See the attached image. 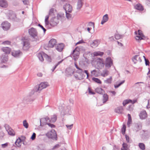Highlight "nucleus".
<instances>
[{
  "instance_id": "43",
  "label": "nucleus",
  "mask_w": 150,
  "mask_h": 150,
  "mask_svg": "<svg viewBox=\"0 0 150 150\" xmlns=\"http://www.w3.org/2000/svg\"><path fill=\"white\" fill-rule=\"evenodd\" d=\"M144 104H147L146 105V108H150V99H149L147 100H146L144 102Z\"/></svg>"
},
{
  "instance_id": "20",
  "label": "nucleus",
  "mask_w": 150,
  "mask_h": 150,
  "mask_svg": "<svg viewBox=\"0 0 150 150\" xmlns=\"http://www.w3.org/2000/svg\"><path fill=\"white\" fill-rule=\"evenodd\" d=\"M100 41L99 40H94L91 44V46L93 48H95L97 47L100 44Z\"/></svg>"
},
{
  "instance_id": "32",
  "label": "nucleus",
  "mask_w": 150,
  "mask_h": 150,
  "mask_svg": "<svg viewBox=\"0 0 150 150\" xmlns=\"http://www.w3.org/2000/svg\"><path fill=\"white\" fill-rule=\"evenodd\" d=\"M66 17L68 21H71L73 18L72 15L68 12H66Z\"/></svg>"
},
{
  "instance_id": "9",
  "label": "nucleus",
  "mask_w": 150,
  "mask_h": 150,
  "mask_svg": "<svg viewBox=\"0 0 150 150\" xmlns=\"http://www.w3.org/2000/svg\"><path fill=\"white\" fill-rule=\"evenodd\" d=\"M59 22V21L56 17L52 18L49 23L47 21V26L49 25L52 26H54L56 25Z\"/></svg>"
},
{
  "instance_id": "64",
  "label": "nucleus",
  "mask_w": 150,
  "mask_h": 150,
  "mask_svg": "<svg viewBox=\"0 0 150 150\" xmlns=\"http://www.w3.org/2000/svg\"><path fill=\"white\" fill-rule=\"evenodd\" d=\"M47 61L49 62H50L52 61V59L51 57L47 55Z\"/></svg>"
},
{
  "instance_id": "55",
  "label": "nucleus",
  "mask_w": 150,
  "mask_h": 150,
  "mask_svg": "<svg viewBox=\"0 0 150 150\" xmlns=\"http://www.w3.org/2000/svg\"><path fill=\"white\" fill-rule=\"evenodd\" d=\"M88 26L92 27L93 28H94V24L92 22H90L88 23Z\"/></svg>"
},
{
  "instance_id": "51",
  "label": "nucleus",
  "mask_w": 150,
  "mask_h": 150,
  "mask_svg": "<svg viewBox=\"0 0 150 150\" xmlns=\"http://www.w3.org/2000/svg\"><path fill=\"white\" fill-rule=\"evenodd\" d=\"M125 82V80H123L120 83L118 84L117 85H115L114 86L115 87V88H118L119 86H120V85L123 83Z\"/></svg>"
},
{
  "instance_id": "48",
  "label": "nucleus",
  "mask_w": 150,
  "mask_h": 150,
  "mask_svg": "<svg viewBox=\"0 0 150 150\" xmlns=\"http://www.w3.org/2000/svg\"><path fill=\"white\" fill-rule=\"evenodd\" d=\"M132 102V100L130 99H127L124 100L123 102V105L124 106H125L126 105Z\"/></svg>"
},
{
  "instance_id": "44",
  "label": "nucleus",
  "mask_w": 150,
  "mask_h": 150,
  "mask_svg": "<svg viewBox=\"0 0 150 150\" xmlns=\"http://www.w3.org/2000/svg\"><path fill=\"white\" fill-rule=\"evenodd\" d=\"M92 80L95 82L99 84H101L102 83L101 81L95 77L92 78Z\"/></svg>"
},
{
  "instance_id": "14",
  "label": "nucleus",
  "mask_w": 150,
  "mask_h": 150,
  "mask_svg": "<svg viewBox=\"0 0 150 150\" xmlns=\"http://www.w3.org/2000/svg\"><path fill=\"white\" fill-rule=\"evenodd\" d=\"M2 28L4 30H8L10 27V24L7 21H4L1 24Z\"/></svg>"
},
{
  "instance_id": "56",
  "label": "nucleus",
  "mask_w": 150,
  "mask_h": 150,
  "mask_svg": "<svg viewBox=\"0 0 150 150\" xmlns=\"http://www.w3.org/2000/svg\"><path fill=\"white\" fill-rule=\"evenodd\" d=\"M47 125L49 127L51 128H53L55 127V125L53 124H51L50 123H47Z\"/></svg>"
},
{
  "instance_id": "59",
  "label": "nucleus",
  "mask_w": 150,
  "mask_h": 150,
  "mask_svg": "<svg viewBox=\"0 0 150 150\" xmlns=\"http://www.w3.org/2000/svg\"><path fill=\"white\" fill-rule=\"evenodd\" d=\"M66 126L68 129H71L73 127V124H71L70 125H66Z\"/></svg>"
},
{
  "instance_id": "50",
  "label": "nucleus",
  "mask_w": 150,
  "mask_h": 150,
  "mask_svg": "<svg viewBox=\"0 0 150 150\" xmlns=\"http://www.w3.org/2000/svg\"><path fill=\"white\" fill-rule=\"evenodd\" d=\"M126 126L125 125H123L122 128V132L123 134H125V132L126 130Z\"/></svg>"
},
{
  "instance_id": "18",
  "label": "nucleus",
  "mask_w": 150,
  "mask_h": 150,
  "mask_svg": "<svg viewBox=\"0 0 150 150\" xmlns=\"http://www.w3.org/2000/svg\"><path fill=\"white\" fill-rule=\"evenodd\" d=\"M132 60L134 64L138 62H142L141 57L139 55H136L132 58Z\"/></svg>"
},
{
  "instance_id": "62",
  "label": "nucleus",
  "mask_w": 150,
  "mask_h": 150,
  "mask_svg": "<svg viewBox=\"0 0 150 150\" xmlns=\"http://www.w3.org/2000/svg\"><path fill=\"white\" fill-rule=\"evenodd\" d=\"M96 72V71L95 70H93L91 71V74L93 75H95Z\"/></svg>"
},
{
  "instance_id": "8",
  "label": "nucleus",
  "mask_w": 150,
  "mask_h": 150,
  "mask_svg": "<svg viewBox=\"0 0 150 150\" xmlns=\"http://www.w3.org/2000/svg\"><path fill=\"white\" fill-rule=\"evenodd\" d=\"M22 41L23 50H28L30 47V43L29 40L27 39L23 38Z\"/></svg>"
},
{
  "instance_id": "30",
  "label": "nucleus",
  "mask_w": 150,
  "mask_h": 150,
  "mask_svg": "<svg viewBox=\"0 0 150 150\" xmlns=\"http://www.w3.org/2000/svg\"><path fill=\"white\" fill-rule=\"evenodd\" d=\"M109 71L106 69H104L103 70L101 74V75L103 77H106L108 76L109 74Z\"/></svg>"
},
{
  "instance_id": "17",
  "label": "nucleus",
  "mask_w": 150,
  "mask_h": 150,
  "mask_svg": "<svg viewBox=\"0 0 150 150\" xmlns=\"http://www.w3.org/2000/svg\"><path fill=\"white\" fill-rule=\"evenodd\" d=\"M64 47V44L60 43L56 45L55 46V49L58 52H61L63 50Z\"/></svg>"
},
{
  "instance_id": "36",
  "label": "nucleus",
  "mask_w": 150,
  "mask_h": 150,
  "mask_svg": "<svg viewBox=\"0 0 150 150\" xmlns=\"http://www.w3.org/2000/svg\"><path fill=\"white\" fill-rule=\"evenodd\" d=\"M103 54V52L100 51L95 52L93 53V54L94 56H101Z\"/></svg>"
},
{
  "instance_id": "31",
  "label": "nucleus",
  "mask_w": 150,
  "mask_h": 150,
  "mask_svg": "<svg viewBox=\"0 0 150 150\" xmlns=\"http://www.w3.org/2000/svg\"><path fill=\"white\" fill-rule=\"evenodd\" d=\"M83 5V2H82L78 0L77 4L76 9L77 10H79L82 8Z\"/></svg>"
},
{
  "instance_id": "1",
  "label": "nucleus",
  "mask_w": 150,
  "mask_h": 150,
  "mask_svg": "<svg viewBox=\"0 0 150 150\" xmlns=\"http://www.w3.org/2000/svg\"><path fill=\"white\" fill-rule=\"evenodd\" d=\"M35 92H36L35 89V87L29 93L28 96H25L23 99V102L25 103H31L35 99V98L32 97Z\"/></svg>"
},
{
  "instance_id": "37",
  "label": "nucleus",
  "mask_w": 150,
  "mask_h": 150,
  "mask_svg": "<svg viewBox=\"0 0 150 150\" xmlns=\"http://www.w3.org/2000/svg\"><path fill=\"white\" fill-rule=\"evenodd\" d=\"M1 61L2 62L5 63L8 61V56H5L4 55H2L1 57Z\"/></svg>"
},
{
  "instance_id": "27",
  "label": "nucleus",
  "mask_w": 150,
  "mask_h": 150,
  "mask_svg": "<svg viewBox=\"0 0 150 150\" xmlns=\"http://www.w3.org/2000/svg\"><path fill=\"white\" fill-rule=\"evenodd\" d=\"M108 20V15L107 14H106L103 16L102 20L101 23V24L102 25L104 23L106 22Z\"/></svg>"
},
{
  "instance_id": "5",
  "label": "nucleus",
  "mask_w": 150,
  "mask_h": 150,
  "mask_svg": "<svg viewBox=\"0 0 150 150\" xmlns=\"http://www.w3.org/2000/svg\"><path fill=\"white\" fill-rule=\"evenodd\" d=\"M136 35L135 39L138 41H139L141 40H143L145 38V36L144 35L142 32L139 30L138 31L135 32Z\"/></svg>"
},
{
  "instance_id": "25",
  "label": "nucleus",
  "mask_w": 150,
  "mask_h": 150,
  "mask_svg": "<svg viewBox=\"0 0 150 150\" xmlns=\"http://www.w3.org/2000/svg\"><path fill=\"white\" fill-rule=\"evenodd\" d=\"M1 50L6 54H9L11 50V49L10 48L7 47H3L1 48Z\"/></svg>"
},
{
  "instance_id": "60",
  "label": "nucleus",
  "mask_w": 150,
  "mask_h": 150,
  "mask_svg": "<svg viewBox=\"0 0 150 150\" xmlns=\"http://www.w3.org/2000/svg\"><path fill=\"white\" fill-rule=\"evenodd\" d=\"M38 26H40L41 28H42V29L43 30L44 32V33H45V32L46 31V29L44 27L41 25L40 24H39L38 25Z\"/></svg>"
},
{
  "instance_id": "7",
  "label": "nucleus",
  "mask_w": 150,
  "mask_h": 150,
  "mask_svg": "<svg viewBox=\"0 0 150 150\" xmlns=\"http://www.w3.org/2000/svg\"><path fill=\"white\" fill-rule=\"evenodd\" d=\"M76 72L79 74V75L76 74L74 75L75 78L76 79L81 80L84 79V77L83 76V73L84 72V70L82 69L81 70H76Z\"/></svg>"
},
{
  "instance_id": "21",
  "label": "nucleus",
  "mask_w": 150,
  "mask_h": 150,
  "mask_svg": "<svg viewBox=\"0 0 150 150\" xmlns=\"http://www.w3.org/2000/svg\"><path fill=\"white\" fill-rule=\"evenodd\" d=\"M139 115L140 118L142 119H144L147 117V114L145 110L141 112Z\"/></svg>"
},
{
  "instance_id": "52",
  "label": "nucleus",
  "mask_w": 150,
  "mask_h": 150,
  "mask_svg": "<svg viewBox=\"0 0 150 150\" xmlns=\"http://www.w3.org/2000/svg\"><path fill=\"white\" fill-rule=\"evenodd\" d=\"M74 65L77 69L76 70H81L82 69L77 65V63L76 62H74Z\"/></svg>"
},
{
  "instance_id": "39",
  "label": "nucleus",
  "mask_w": 150,
  "mask_h": 150,
  "mask_svg": "<svg viewBox=\"0 0 150 150\" xmlns=\"http://www.w3.org/2000/svg\"><path fill=\"white\" fill-rule=\"evenodd\" d=\"M15 144L17 146L20 147L21 145V139L20 138L17 139L15 142Z\"/></svg>"
},
{
  "instance_id": "11",
  "label": "nucleus",
  "mask_w": 150,
  "mask_h": 150,
  "mask_svg": "<svg viewBox=\"0 0 150 150\" xmlns=\"http://www.w3.org/2000/svg\"><path fill=\"white\" fill-rule=\"evenodd\" d=\"M96 61V65L98 69H101L103 67L104 64L102 59L99 58L97 59Z\"/></svg>"
},
{
  "instance_id": "38",
  "label": "nucleus",
  "mask_w": 150,
  "mask_h": 150,
  "mask_svg": "<svg viewBox=\"0 0 150 150\" xmlns=\"http://www.w3.org/2000/svg\"><path fill=\"white\" fill-rule=\"evenodd\" d=\"M108 99V96L107 94H104L103 96V103H105L107 101Z\"/></svg>"
},
{
  "instance_id": "29",
  "label": "nucleus",
  "mask_w": 150,
  "mask_h": 150,
  "mask_svg": "<svg viewBox=\"0 0 150 150\" xmlns=\"http://www.w3.org/2000/svg\"><path fill=\"white\" fill-rule=\"evenodd\" d=\"M123 109L122 107H120L116 108L115 110V111L116 113L119 114H122L123 112Z\"/></svg>"
},
{
  "instance_id": "40",
  "label": "nucleus",
  "mask_w": 150,
  "mask_h": 150,
  "mask_svg": "<svg viewBox=\"0 0 150 150\" xmlns=\"http://www.w3.org/2000/svg\"><path fill=\"white\" fill-rule=\"evenodd\" d=\"M128 120L127 123V125L128 127L130 126V124H131L132 122V120L131 115L129 114H128Z\"/></svg>"
},
{
  "instance_id": "2",
  "label": "nucleus",
  "mask_w": 150,
  "mask_h": 150,
  "mask_svg": "<svg viewBox=\"0 0 150 150\" xmlns=\"http://www.w3.org/2000/svg\"><path fill=\"white\" fill-rule=\"evenodd\" d=\"M80 48L79 47H77L73 51V52L71 54L73 57L74 60L76 61L79 57L80 54L79 51Z\"/></svg>"
},
{
  "instance_id": "34",
  "label": "nucleus",
  "mask_w": 150,
  "mask_h": 150,
  "mask_svg": "<svg viewBox=\"0 0 150 150\" xmlns=\"http://www.w3.org/2000/svg\"><path fill=\"white\" fill-rule=\"evenodd\" d=\"M96 91L100 94H103L105 93L104 91L102 88H97L95 89Z\"/></svg>"
},
{
  "instance_id": "26",
  "label": "nucleus",
  "mask_w": 150,
  "mask_h": 150,
  "mask_svg": "<svg viewBox=\"0 0 150 150\" xmlns=\"http://www.w3.org/2000/svg\"><path fill=\"white\" fill-rule=\"evenodd\" d=\"M40 125L44 126L47 124V120L46 118H43L40 120Z\"/></svg>"
},
{
  "instance_id": "22",
  "label": "nucleus",
  "mask_w": 150,
  "mask_h": 150,
  "mask_svg": "<svg viewBox=\"0 0 150 150\" xmlns=\"http://www.w3.org/2000/svg\"><path fill=\"white\" fill-rule=\"evenodd\" d=\"M57 116L56 115H54L51 116L50 119L47 117V120H49L50 122L54 123L57 120Z\"/></svg>"
},
{
  "instance_id": "49",
  "label": "nucleus",
  "mask_w": 150,
  "mask_h": 150,
  "mask_svg": "<svg viewBox=\"0 0 150 150\" xmlns=\"http://www.w3.org/2000/svg\"><path fill=\"white\" fill-rule=\"evenodd\" d=\"M128 148L127 147V144L123 143L122 144V147L121 148V150H128Z\"/></svg>"
},
{
  "instance_id": "33",
  "label": "nucleus",
  "mask_w": 150,
  "mask_h": 150,
  "mask_svg": "<svg viewBox=\"0 0 150 150\" xmlns=\"http://www.w3.org/2000/svg\"><path fill=\"white\" fill-rule=\"evenodd\" d=\"M134 8L137 10L142 11L143 10L142 6L139 4H138L134 6Z\"/></svg>"
},
{
  "instance_id": "15",
  "label": "nucleus",
  "mask_w": 150,
  "mask_h": 150,
  "mask_svg": "<svg viewBox=\"0 0 150 150\" xmlns=\"http://www.w3.org/2000/svg\"><path fill=\"white\" fill-rule=\"evenodd\" d=\"M28 32L30 35L33 38H35L37 35V32L36 30L33 28H32L29 29Z\"/></svg>"
},
{
  "instance_id": "53",
  "label": "nucleus",
  "mask_w": 150,
  "mask_h": 150,
  "mask_svg": "<svg viewBox=\"0 0 150 150\" xmlns=\"http://www.w3.org/2000/svg\"><path fill=\"white\" fill-rule=\"evenodd\" d=\"M9 143L8 142L4 144H3L1 145L2 148H4L7 147L8 146Z\"/></svg>"
},
{
  "instance_id": "54",
  "label": "nucleus",
  "mask_w": 150,
  "mask_h": 150,
  "mask_svg": "<svg viewBox=\"0 0 150 150\" xmlns=\"http://www.w3.org/2000/svg\"><path fill=\"white\" fill-rule=\"evenodd\" d=\"M30 0H22L23 3L25 5H28L29 3Z\"/></svg>"
},
{
  "instance_id": "4",
  "label": "nucleus",
  "mask_w": 150,
  "mask_h": 150,
  "mask_svg": "<svg viewBox=\"0 0 150 150\" xmlns=\"http://www.w3.org/2000/svg\"><path fill=\"white\" fill-rule=\"evenodd\" d=\"M47 86V84L46 82H42L39 85L35 86V89L36 92L40 93L42 89L46 88Z\"/></svg>"
},
{
  "instance_id": "10",
  "label": "nucleus",
  "mask_w": 150,
  "mask_h": 150,
  "mask_svg": "<svg viewBox=\"0 0 150 150\" xmlns=\"http://www.w3.org/2000/svg\"><path fill=\"white\" fill-rule=\"evenodd\" d=\"M105 67L108 68H110L113 65V61L110 57L106 58L105 62Z\"/></svg>"
},
{
  "instance_id": "57",
  "label": "nucleus",
  "mask_w": 150,
  "mask_h": 150,
  "mask_svg": "<svg viewBox=\"0 0 150 150\" xmlns=\"http://www.w3.org/2000/svg\"><path fill=\"white\" fill-rule=\"evenodd\" d=\"M36 137V134L35 133H33L32 136L31 137V139L32 140H34Z\"/></svg>"
},
{
  "instance_id": "23",
  "label": "nucleus",
  "mask_w": 150,
  "mask_h": 150,
  "mask_svg": "<svg viewBox=\"0 0 150 150\" xmlns=\"http://www.w3.org/2000/svg\"><path fill=\"white\" fill-rule=\"evenodd\" d=\"M142 128V125L140 122H138L135 124L134 129L136 131L141 129Z\"/></svg>"
},
{
  "instance_id": "45",
  "label": "nucleus",
  "mask_w": 150,
  "mask_h": 150,
  "mask_svg": "<svg viewBox=\"0 0 150 150\" xmlns=\"http://www.w3.org/2000/svg\"><path fill=\"white\" fill-rule=\"evenodd\" d=\"M139 146L141 149L142 150H145V146L144 144L143 143H139Z\"/></svg>"
},
{
  "instance_id": "16",
  "label": "nucleus",
  "mask_w": 150,
  "mask_h": 150,
  "mask_svg": "<svg viewBox=\"0 0 150 150\" xmlns=\"http://www.w3.org/2000/svg\"><path fill=\"white\" fill-rule=\"evenodd\" d=\"M47 55L43 52H41L37 54V56L41 62L44 60V58H46Z\"/></svg>"
},
{
  "instance_id": "3",
  "label": "nucleus",
  "mask_w": 150,
  "mask_h": 150,
  "mask_svg": "<svg viewBox=\"0 0 150 150\" xmlns=\"http://www.w3.org/2000/svg\"><path fill=\"white\" fill-rule=\"evenodd\" d=\"M47 137L51 138L54 140H57V134L55 130L52 129L50 131L47 133Z\"/></svg>"
},
{
  "instance_id": "6",
  "label": "nucleus",
  "mask_w": 150,
  "mask_h": 150,
  "mask_svg": "<svg viewBox=\"0 0 150 150\" xmlns=\"http://www.w3.org/2000/svg\"><path fill=\"white\" fill-rule=\"evenodd\" d=\"M4 127L9 135L12 136H14L15 135V132L8 125L5 124L4 125Z\"/></svg>"
},
{
  "instance_id": "24",
  "label": "nucleus",
  "mask_w": 150,
  "mask_h": 150,
  "mask_svg": "<svg viewBox=\"0 0 150 150\" xmlns=\"http://www.w3.org/2000/svg\"><path fill=\"white\" fill-rule=\"evenodd\" d=\"M21 54V52L19 50H14L12 52V55L15 57H19Z\"/></svg>"
},
{
  "instance_id": "42",
  "label": "nucleus",
  "mask_w": 150,
  "mask_h": 150,
  "mask_svg": "<svg viewBox=\"0 0 150 150\" xmlns=\"http://www.w3.org/2000/svg\"><path fill=\"white\" fill-rule=\"evenodd\" d=\"M112 81V76H110L109 78H108L106 80L104 81V82L106 83H111Z\"/></svg>"
},
{
  "instance_id": "46",
  "label": "nucleus",
  "mask_w": 150,
  "mask_h": 150,
  "mask_svg": "<svg viewBox=\"0 0 150 150\" xmlns=\"http://www.w3.org/2000/svg\"><path fill=\"white\" fill-rule=\"evenodd\" d=\"M23 125L25 128L27 129L28 128L29 125L26 120H25L23 121Z\"/></svg>"
},
{
  "instance_id": "35",
  "label": "nucleus",
  "mask_w": 150,
  "mask_h": 150,
  "mask_svg": "<svg viewBox=\"0 0 150 150\" xmlns=\"http://www.w3.org/2000/svg\"><path fill=\"white\" fill-rule=\"evenodd\" d=\"M56 10L54 8H51L49 11V15L50 16H53L56 13Z\"/></svg>"
},
{
  "instance_id": "28",
  "label": "nucleus",
  "mask_w": 150,
  "mask_h": 150,
  "mask_svg": "<svg viewBox=\"0 0 150 150\" xmlns=\"http://www.w3.org/2000/svg\"><path fill=\"white\" fill-rule=\"evenodd\" d=\"M57 17L59 21L60 20H62L64 18V14L62 13H58L57 15Z\"/></svg>"
},
{
  "instance_id": "63",
  "label": "nucleus",
  "mask_w": 150,
  "mask_h": 150,
  "mask_svg": "<svg viewBox=\"0 0 150 150\" xmlns=\"http://www.w3.org/2000/svg\"><path fill=\"white\" fill-rule=\"evenodd\" d=\"M60 145L59 144H56L53 147L54 149H56L60 147Z\"/></svg>"
},
{
  "instance_id": "47",
  "label": "nucleus",
  "mask_w": 150,
  "mask_h": 150,
  "mask_svg": "<svg viewBox=\"0 0 150 150\" xmlns=\"http://www.w3.org/2000/svg\"><path fill=\"white\" fill-rule=\"evenodd\" d=\"M63 61V59H62V60H61V61L58 62L57 64H56L55 65V66L52 69H51V71H53L54 69L56 68L60 64H61L62 62Z\"/></svg>"
},
{
  "instance_id": "13",
  "label": "nucleus",
  "mask_w": 150,
  "mask_h": 150,
  "mask_svg": "<svg viewBox=\"0 0 150 150\" xmlns=\"http://www.w3.org/2000/svg\"><path fill=\"white\" fill-rule=\"evenodd\" d=\"M56 40L54 39H51L47 44V47L53 48L56 45Z\"/></svg>"
},
{
  "instance_id": "19",
  "label": "nucleus",
  "mask_w": 150,
  "mask_h": 150,
  "mask_svg": "<svg viewBox=\"0 0 150 150\" xmlns=\"http://www.w3.org/2000/svg\"><path fill=\"white\" fill-rule=\"evenodd\" d=\"M8 6L6 0H0V6L2 8H7Z\"/></svg>"
},
{
  "instance_id": "41",
  "label": "nucleus",
  "mask_w": 150,
  "mask_h": 150,
  "mask_svg": "<svg viewBox=\"0 0 150 150\" xmlns=\"http://www.w3.org/2000/svg\"><path fill=\"white\" fill-rule=\"evenodd\" d=\"M124 35H120L118 33H116L115 35V38L117 40H118L124 37Z\"/></svg>"
},
{
  "instance_id": "58",
  "label": "nucleus",
  "mask_w": 150,
  "mask_h": 150,
  "mask_svg": "<svg viewBox=\"0 0 150 150\" xmlns=\"http://www.w3.org/2000/svg\"><path fill=\"white\" fill-rule=\"evenodd\" d=\"M10 43V42L8 41H5L2 42V44L4 45H9Z\"/></svg>"
},
{
  "instance_id": "61",
  "label": "nucleus",
  "mask_w": 150,
  "mask_h": 150,
  "mask_svg": "<svg viewBox=\"0 0 150 150\" xmlns=\"http://www.w3.org/2000/svg\"><path fill=\"white\" fill-rule=\"evenodd\" d=\"M88 92L89 93L91 94H94L95 93L92 91V90L90 88H88Z\"/></svg>"
},
{
  "instance_id": "12",
  "label": "nucleus",
  "mask_w": 150,
  "mask_h": 150,
  "mask_svg": "<svg viewBox=\"0 0 150 150\" xmlns=\"http://www.w3.org/2000/svg\"><path fill=\"white\" fill-rule=\"evenodd\" d=\"M63 8L65 11V12L71 13L73 10L72 6L69 3H66L64 5Z\"/></svg>"
}]
</instances>
